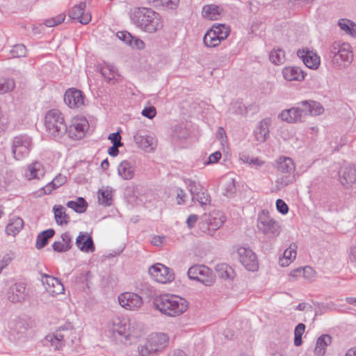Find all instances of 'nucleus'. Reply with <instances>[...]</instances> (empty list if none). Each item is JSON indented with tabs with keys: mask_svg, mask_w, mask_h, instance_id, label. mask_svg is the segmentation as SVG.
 Returning <instances> with one entry per match:
<instances>
[{
	"mask_svg": "<svg viewBox=\"0 0 356 356\" xmlns=\"http://www.w3.org/2000/svg\"><path fill=\"white\" fill-rule=\"evenodd\" d=\"M153 307L168 317H177L188 308V301L177 295L164 293L156 296L153 300Z\"/></svg>",
	"mask_w": 356,
	"mask_h": 356,
	"instance_id": "nucleus-1",
	"label": "nucleus"
},
{
	"mask_svg": "<svg viewBox=\"0 0 356 356\" xmlns=\"http://www.w3.org/2000/svg\"><path fill=\"white\" fill-rule=\"evenodd\" d=\"M130 19L136 26L147 33L157 32L163 26L160 14L149 8H135L130 13Z\"/></svg>",
	"mask_w": 356,
	"mask_h": 356,
	"instance_id": "nucleus-2",
	"label": "nucleus"
},
{
	"mask_svg": "<svg viewBox=\"0 0 356 356\" xmlns=\"http://www.w3.org/2000/svg\"><path fill=\"white\" fill-rule=\"evenodd\" d=\"M135 325V322H131L127 318L113 317L108 322L106 330L109 336L122 341L123 339H129L131 337H138L134 327Z\"/></svg>",
	"mask_w": 356,
	"mask_h": 356,
	"instance_id": "nucleus-3",
	"label": "nucleus"
},
{
	"mask_svg": "<svg viewBox=\"0 0 356 356\" xmlns=\"http://www.w3.org/2000/svg\"><path fill=\"white\" fill-rule=\"evenodd\" d=\"M44 126L48 134L55 140L62 138L67 131L63 114L58 109H51L44 116Z\"/></svg>",
	"mask_w": 356,
	"mask_h": 356,
	"instance_id": "nucleus-4",
	"label": "nucleus"
},
{
	"mask_svg": "<svg viewBox=\"0 0 356 356\" xmlns=\"http://www.w3.org/2000/svg\"><path fill=\"white\" fill-rule=\"evenodd\" d=\"M10 152L13 158L22 161L26 158L34 147L33 138L26 134H19L10 140Z\"/></svg>",
	"mask_w": 356,
	"mask_h": 356,
	"instance_id": "nucleus-5",
	"label": "nucleus"
},
{
	"mask_svg": "<svg viewBox=\"0 0 356 356\" xmlns=\"http://www.w3.org/2000/svg\"><path fill=\"white\" fill-rule=\"evenodd\" d=\"M257 227L259 232L269 239L276 238L282 230L280 222L271 217L269 212L265 209L258 213Z\"/></svg>",
	"mask_w": 356,
	"mask_h": 356,
	"instance_id": "nucleus-6",
	"label": "nucleus"
},
{
	"mask_svg": "<svg viewBox=\"0 0 356 356\" xmlns=\"http://www.w3.org/2000/svg\"><path fill=\"white\" fill-rule=\"evenodd\" d=\"M74 334L73 330L69 326L60 327L54 333L47 334L45 340L54 350H61L70 341H73L72 337Z\"/></svg>",
	"mask_w": 356,
	"mask_h": 356,
	"instance_id": "nucleus-7",
	"label": "nucleus"
},
{
	"mask_svg": "<svg viewBox=\"0 0 356 356\" xmlns=\"http://www.w3.org/2000/svg\"><path fill=\"white\" fill-rule=\"evenodd\" d=\"M190 280H196L207 286L213 284L216 277L211 269L205 265H193L190 267L187 272Z\"/></svg>",
	"mask_w": 356,
	"mask_h": 356,
	"instance_id": "nucleus-8",
	"label": "nucleus"
},
{
	"mask_svg": "<svg viewBox=\"0 0 356 356\" xmlns=\"http://www.w3.org/2000/svg\"><path fill=\"white\" fill-rule=\"evenodd\" d=\"M149 274L154 280L161 284L170 283L175 279L173 270L160 263L152 266Z\"/></svg>",
	"mask_w": 356,
	"mask_h": 356,
	"instance_id": "nucleus-9",
	"label": "nucleus"
},
{
	"mask_svg": "<svg viewBox=\"0 0 356 356\" xmlns=\"http://www.w3.org/2000/svg\"><path fill=\"white\" fill-rule=\"evenodd\" d=\"M118 302L122 307L129 311H138L143 305V300L140 295L129 291L120 293Z\"/></svg>",
	"mask_w": 356,
	"mask_h": 356,
	"instance_id": "nucleus-10",
	"label": "nucleus"
},
{
	"mask_svg": "<svg viewBox=\"0 0 356 356\" xmlns=\"http://www.w3.org/2000/svg\"><path fill=\"white\" fill-rule=\"evenodd\" d=\"M89 128L88 120L84 117L74 118L72 123L67 127V131L65 134L72 139H81L85 136L86 131Z\"/></svg>",
	"mask_w": 356,
	"mask_h": 356,
	"instance_id": "nucleus-11",
	"label": "nucleus"
},
{
	"mask_svg": "<svg viewBox=\"0 0 356 356\" xmlns=\"http://www.w3.org/2000/svg\"><path fill=\"white\" fill-rule=\"evenodd\" d=\"M238 254L240 262L248 270L252 272L257 270L258 259L256 254L250 248L240 247L238 248Z\"/></svg>",
	"mask_w": 356,
	"mask_h": 356,
	"instance_id": "nucleus-12",
	"label": "nucleus"
},
{
	"mask_svg": "<svg viewBox=\"0 0 356 356\" xmlns=\"http://www.w3.org/2000/svg\"><path fill=\"white\" fill-rule=\"evenodd\" d=\"M349 44L343 43L339 47L338 51H331L332 55V62L338 65H347L350 64L353 59V54L350 50Z\"/></svg>",
	"mask_w": 356,
	"mask_h": 356,
	"instance_id": "nucleus-13",
	"label": "nucleus"
},
{
	"mask_svg": "<svg viewBox=\"0 0 356 356\" xmlns=\"http://www.w3.org/2000/svg\"><path fill=\"white\" fill-rule=\"evenodd\" d=\"M85 96L82 91L74 88L67 89L64 95V102L70 108H79L84 105Z\"/></svg>",
	"mask_w": 356,
	"mask_h": 356,
	"instance_id": "nucleus-14",
	"label": "nucleus"
},
{
	"mask_svg": "<svg viewBox=\"0 0 356 356\" xmlns=\"http://www.w3.org/2000/svg\"><path fill=\"white\" fill-rule=\"evenodd\" d=\"M297 105L303 119L308 115H318L324 111L321 104L315 101L305 100L298 103Z\"/></svg>",
	"mask_w": 356,
	"mask_h": 356,
	"instance_id": "nucleus-15",
	"label": "nucleus"
},
{
	"mask_svg": "<svg viewBox=\"0 0 356 356\" xmlns=\"http://www.w3.org/2000/svg\"><path fill=\"white\" fill-rule=\"evenodd\" d=\"M41 281L45 286L47 291L52 296L63 293L64 286L58 278L47 274H42Z\"/></svg>",
	"mask_w": 356,
	"mask_h": 356,
	"instance_id": "nucleus-16",
	"label": "nucleus"
},
{
	"mask_svg": "<svg viewBox=\"0 0 356 356\" xmlns=\"http://www.w3.org/2000/svg\"><path fill=\"white\" fill-rule=\"evenodd\" d=\"M26 296L27 291L24 283H15L7 291L8 299L12 302H22Z\"/></svg>",
	"mask_w": 356,
	"mask_h": 356,
	"instance_id": "nucleus-17",
	"label": "nucleus"
},
{
	"mask_svg": "<svg viewBox=\"0 0 356 356\" xmlns=\"http://www.w3.org/2000/svg\"><path fill=\"white\" fill-rule=\"evenodd\" d=\"M86 4L85 2H80L72 8L69 12L70 18L77 19L82 24H87L91 20V15L86 13Z\"/></svg>",
	"mask_w": 356,
	"mask_h": 356,
	"instance_id": "nucleus-18",
	"label": "nucleus"
},
{
	"mask_svg": "<svg viewBox=\"0 0 356 356\" xmlns=\"http://www.w3.org/2000/svg\"><path fill=\"white\" fill-rule=\"evenodd\" d=\"M147 338L156 354L162 352L169 343V337L165 333H152Z\"/></svg>",
	"mask_w": 356,
	"mask_h": 356,
	"instance_id": "nucleus-19",
	"label": "nucleus"
},
{
	"mask_svg": "<svg viewBox=\"0 0 356 356\" xmlns=\"http://www.w3.org/2000/svg\"><path fill=\"white\" fill-rule=\"evenodd\" d=\"M297 56L308 68L317 69L320 65V57L312 51L299 49Z\"/></svg>",
	"mask_w": 356,
	"mask_h": 356,
	"instance_id": "nucleus-20",
	"label": "nucleus"
},
{
	"mask_svg": "<svg viewBox=\"0 0 356 356\" xmlns=\"http://www.w3.org/2000/svg\"><path fill=\"white\" fill-rule=\"evenodd\" d=\"M284 79L287 81L301 82L305 79L306 73L299 67L286 66L282 70Z\"/></svg>",
	"mask_w": 356,
	"mask_h": 356,
	"instance_id": "nucleus-21",
	"label": "nucleus"
},
{
	"mask_svg": "<svg viewBox=\"0 0 356 356\" xmlns=\"http://www.w3.org/2000/svg\"><path fill=\"white\" fill-rule=\"evenodd\" d=\"M339 181L344 186L348 187L356 181V167L355 165H346L341 168L339 172Z\"/></svg>",
	"mask_w": 356,
	"mask_h": 356,
	"instance_id": "nucleus-22",
	"label": "nucleus"
},
{
	"mask_svg": "<svg viewBox=\"0 0 356 356\" xmlns=\"http://www.w3.org/2000/svg\"><path fill=\"white\" fill-rule=\"evenodd\" d=\"M99 71L109 83L114 84L120 79V75L118 69L111 63H104L99 67Z\"/></svg>",
	"mask_w": 356,
	"mask_h": 356,
	"instance_id": "nucleus-23",
	"label": "nucleus"
},
{
	"mask_svg": "<svg viewBox=\"0 0 356 356\" xmlns=\"http://www.w3.org/2000/svg\"><path fill=\"white\" fill-rule=\"evenodd\" d=\"M278 118L288 123H298L303 121L302 114L297 106L282 111L278 115Z\"/></svg>",
	"mask_w": 356,
	"mask_h": 356,
	"instance_id": "nucleus-24",
	"label": "nucleus"
},
{
	"mask_svg": "<svg viewBox=\"0 0 356 356\" xmlns=\"http://www.w3.org/2000/svg\"><path fill=\"white\" fill-rule=\"evenodd\" d=\"M44 168L40 161H34L27 166L25 177L28 179H40L44 175Z\"/></svg>",
	"mask_w": 356,
	"mask_h": 356,
	"instance_id": "nucleus-25",
	"label": "nucleus"
},
{
	"mask_svg": "<svg viewBox=\"0 0 356 356\" xmlns=\"http://www.w3.org/2000/svg\"><path fill=\"white\" fill-rule=\"evenodd\" d=\"M134 142L141 148L148 151L154 149L156 140L154 137L138 132L134 136Z\"/></svg>",
	"mask_w": 356,
	"mask_h": 356,
	"instance_id": "nucleus-26",
	"label": "nucleus"
},
{
	"mask_svg": "<svg viewBox=\"0 0 356 356\" xmlns=\"http://www.w3.org/2000/svg\"><path fill=\"white\" fill-rule=\"evenodd\" d=\"M276 168L281 173L293 174L296 166L292 159L282 156L276 160Z\"/></svg>",
	"mask_w": 356,
	"mask_h": 356,
	"instance_id": "nucleus-27",
	"label": "nucleus"
},
{
	"mask_svg": "<svg viewBox=\"0 0 356 356\" xmlns=\"http://www.w3.org/2000/svg\"><path fill=\"white\" fill-rule=\"evenodd\" d=\"M76 246L83 252H89L95 250V245L91 236L80 232L76 239Z\"/></svg>",
	"mask_w": 356,
	"mask_h": 356,
	"instance_id": "nucleus-28",
	"label": "nucleus"
},
{
	"mask_svg": "<svg viewBox=\"0 0 356 356\" xmlns=\"http://www.w3.org/2000/svg\"><path fill=\"white\" fill-rule=\"evenodd\" d=\"M269 120L267 119L260 121L256 127L254 134L256 140L259 143H264L266 140L269 134Z\"/></svg>",
	"mask_w": 356,
	"mask_h": 356,
	"instance_id": "nucleus-29",
	"label": "nucleus"
},
{
	"mask_svg": "<svg viewBox=\"0 0 356 356\" xmlns=\"http://www.w3.org/2000/svg\"><path fill=\"white\" fill-rule=\"evenodd\" d=\"M222 8L215 4L205 5L202 8V16L209 20L218 19L222 12Z\"/></svg>",
	"mask_w": 356,
	"mask_h": 356,
	"instance_id": "nucleus-30",
	"label": "nucleus"
},
{
	"mask_svg": "<svg viewBox=\"0 0 356 356\" xmlns=\"http://www.w3.org/2000/svg\"><path fill=\"white\" fill-rule=\"evenodd\" d=\"M332 343V337L329 334H322L316 341L314 348V354L317 356H323L326 352L327 347Z\"/></svg>",
	"mask_w": 356,
	"mask_h": 356,
	"instance_id": "nucleus-31",
	"label": "nucleus"
},
{
	"mask_svg": "<svg viewBox=\"0 0 356 356\" xmlns=\"http://www.w3.org/2000/svg\"><path fill=\"white\" fill-rule=\"evenodd\" d=\"M297 245L295 243H291L288 248H286L282 257L279 259V264L282 267L288 266L296 257Z\"/></svg>",
	"mask_w": 356,
	"mask_h": 356,
	"instance_id": "nucleus-32",
	"label": "nucleus"
},
{
	"mask_svg": "<svg viewBox=\"0 0 356 356\" xmlns=\"http://www.w3.org/2000/svg\"><path fill=\"white\" fill-rule=\"evenodd\" d=\"M118 174L124 180H129L134 177V168L129 161L124 160L118 165Z\"/></svg>",
	"mask_w": 356,
	"mask_h": 356,
	"instance_id": "nucleus-33",
	"label": "nucleus"
},
{
	"mask_svg": "<svg viewBox=\"0 0 356 356\" xmlns=\"http://www.w3.org/2000/svg\"><path fill=\"white\" fill-rule=\"evenodd\" d=\"M66 181L67 177L65 175L59 174L57 176H56L51 181L48 183L43 188H42L41 190L43 191L44 194L49 195L54 189H56L58 187L65 184Z\"/></svg>",
	"mask_w": 356,
	"mask_h": 356,
	"instance_id": "nucleus-34",
	"label": "nucleus"
},
{
	"mask_svg": "<svg viewBox=\"0 0 356 356\" xmlns=\"http://www.w3.org/2000/svg\"><path fill=\"white\" fill-rule=\"evenodd\" d=\"M149 5L165 10H175L179 3V0H147Z\"/></svg>",
	"mask_w": 356,
	"mask_h": 356,
	"instance_id": "nucleus-35",
	"label": "nucleus"
},
{
	"mask_svg": "<svg viewBox=\"0 0 356 356\" xmlns=\"http://www.w3.org/2000/svg\"><path fill=\"white\" fill-rule=\"evenodd\" d=\"M54 218L58 225H67L70 222V217L65 212V209L62 205H54L53 207Z\"/></svg>",
	"mask_w": 356,
	"mask_h": 356,
	"instance_id": "nucleus-36",
	"label": "nucleus"
},
{
	"mask_svg": "<svg viewBox=\"0 0 356 356\" xmlns=\"http://www.w3.org/2000/svg\"><path fill=\"white\" fill-rule=\"evenodd\" d=\"M24 227V220L19 217L10 218L9 223L6 227L7 234L15 236Z\"/></svg>",
	"mask_w": 356,
	"mask_h": 356,
	"instance_id": "nucleus-37",
	"label": "nucleus"
},
{
	"mask_svg": "<svg viewBox=\"0 0 356 356\" xmlns=\"http://www.w3.org/2000/svg\"><path fill=\"white\" fill-rule=\"evenodd\" d=\"M55 231L53 229H48L39 233L37 236L35 248L38 250L43 248L47 245L49 240L54 236Z\"/></svg>",
	"mask_w": 356,
	"mask_h": 356,
	"instance_id": "nucleus-38",
	"label": "nucleus"
},
{
	"mask_svg": "<svg viewBox=\"0 0 356 356\" xmlns=\"http://www.w3.org/2000/svg\"><path fill=\"white\" fill-rule=\"evenodd\" d=\"M66 205L78 213L86 212L88 208V203L82 197H77L76 200L68 201Z\"/></svg>",
	"mask_w": 356,
	"mask_h": 356,
	"instance_id": "nucleus-39",
	"label": "nucleus"
},
{
	"mask_svg": "<svg viewBox=\"0 0 356 356\" xmlns=\"http://www.w3.org/2000/svg\"><path fill=\"white\" fill-rule=\"evenodd\" d=\"M98 203L104 207H109L113 204L112 190L107 188L98 191Z\"/></svg>",
	"mask_w": 356,
	"mask_h": 356,
	"instance_id": "nucleus-40",
	"label": "nucleus"
},
{
	"mask_svg": "<svg viewBox=\"0 0 356 356\" xmlns=\"http://www.w3.org/2000/svg\"><path fill=\"white\" fill-rule=\"evenodd\" d=\"M225 218L219 213H211L208 218L209 229L211 230H217L222 226L225 222Z\"/></svg>",
	"mask_w": 356,
	"mask_h": 356,
	"instance_id": "nucleus-41",
	"label": "nucleus"
},
{
	"mask_svg": "<svg viewBox=\"0 0 356 356\" xmlns=\"http://www.w3.org/2000/svg\"><path fill=\"white\" fill-rule=\"evenodd\" d=\"M210 30L222 41L225 40L230 33L229 27L222 24L213 25Z\"/></svg>",
	"mask_w": 356,
	"mask_h": 356,
	"instance_id": "nucleus-42",
	"label": "nucleus"
},
{
	"mask_svg": "<svg viewBox=\"0 0 356 356\" xmlns=\"http://www.w3.org/2000/svg\"><path fill=\"white\" fill-rule=\"evenodd\" d=\"M222 40L218 38L210 29L207 31L204 38L203 42L207 47L212 48L218 46Z\"/></svg>",
	"mask_w": 356,
	"mask_h": 356,
	"instance_id": "nucleus-43",
	"label": "nucleus"
},
{
	"mask_svg": "<svg viewBox=\"0 0 356 356\" xmlns=\"http://www.w3.org/2000/svg\"><path fill=\"white\" fill-rule=\"evenodd\" d=\"M338 25L346 33L356 37V24L347 19H340Z\"/></svg>",
	"mask_w": 356,
	"mask_h": 356,
	"instance_id": "nucleus-44",
	"label": "nucleus"
},
{
	"mask_svg": "<svg viewBox=\"0 0 356 356\" xmlns=\"http://www.w3.org/2000/svg\"><path fill=\"white\" fill-rule=\"evenodd\" d=\"M270 60L275 65H281L285 62V53L282 49H273L269 54Z\"/></svg>",
	"mask_w": 356,
	"mask_h": 356,
	"instance_id": "nucleus-45",
	"label": "nucleus"
},
{
	"mask_svg": "<svg viewBox=\"0 0 356 356\" xmlns=\"http://www.w3.org/2000/svg\"><path fill=\"white\" fill-rule=\"evenodd\" d=\"M184 181L192 197L197 193L205 190L200 182H197L191 179L186 178L184 179Z\"/></svg>",
	"mask_w": 356,
	"mask_h": 356,
	"instance_id": "nucleus-46",
	"label": "nucleus"
},
{
	"mask_svg": "<svg viewBox=\"0 0 356 356\" xmlns=\"http://www.w3.org/2000/svg\"><path fill=\"white\" fill-rule=\"evenodd\" d=\"M138 351L141 356H154L156 354L147 338H146L143 344L138 346Z\"/></svg>",
	"mask_w": 356,
	"mask_h": 356,
	"instance_id": "nucleus-47",
	"label": "nucleus"
},
{
	"mask_svg": "<svg viewBox=\"0 0 356 356\" xmlns=\"http://www.w3.org/2000/svg\"><path fill=\"white\" fill-rule=\"evenodd\" d=\"M193 201H197L202 207L211 203V197L207 190H204L192 197Z\"/></svg>",
	"mask_w": 356,
	"mask_h": 356,
	"instance_id": "nucleus-48",
	"label": "nucleus"
},
{
	"mask_svg": "<svg viewBox=\"0 0 356 356\" xmlns=\"http://www.w3.org/2000/svg\"><path fill=\"white\" fill-rule=\"evenodd\" d=\"M216 270L220 273V275L222 278L233 279L234 270L232 267L225 264H222L216 266Z\"/></svg>",
	"mask_w": 356,
	"mask_h": 356,
	"instance_id": "nucleus-49",
	"label": "nucleus"
},
{
	"mask_svg": "<svg viewBox=\"0 0 356 356\" xmlns=\"http://www.w3.org/2000/svg\"><path fill=\"white\" fill-rule=\"evenodd\" d=\"M12 58H21L26 56V48L22 44L14 45L10 51Z\"/></svg>",
	"mask_w": 356,
	"mask_h": 356,
	"instance_id": "nucleus-50",
	"label": "nucleus"
},
{
	"mask_svg": "<svg viewBox=\"0 0 356 356\" xmlns=\"http://www.w3.org/2000/svg\"><path fill=\"white\" fill-rule=\"evenodd\" d=\"M305 325L300 323L297 325L294 330V345L299 346L302 344V336L305 332Z\"/></svg>",
	"mask_w": 356,
	"mask_h": 356,
	"instance_id": "nucleus-51",
	"label": "nucleus"
},
{
	"mask_svg": "<svg viewBox=\"0 0 356 356\" xmlns=\"http://www.w3.org/2000/svg\"><path fill=\"white\" fill-rule=\"evenodd\" d=\"M15 86V83L13 79H4L2 83H0V94H4L13 90Z\"/></svg>",
	"mask_w": 356,
	"mask_h": 356,
	"instance_id": "nucleus-52",
	"label": "nucleus"
},
{
	"mask_svg": "<svg viewBox=\"0 0 356 356\" xmlns=\"http://www.w3.org/2000/svg\"><path fill=\"white\" fill-rule=\"evenodd\" d=\"M236 191L234 180L229 179L224 185L223 195L227 197H231Z\"/></svg>",
	"mask_w": 356,
	"mask_h": 356,
	"instance_id": "nucleus-53",
	"label": "nucleus"
},
{
	"mask_svg": "<svg viewBox=\"0 0 356 356\" xmlns=\"http://www.w3.org/2000/svg\"><path fill=\"white\" fill-rule=\"evenodd\" d=\"M65 19V15L63 14L58 15L54 17L47 19L44 21V25L48 27H52L60 24Z\"/></svg>",
	"mask_w": 356,
	"mask_h": 356,
	"instance_id": "nucleus-54",
	"label": "nucleus"
},
{
	"mask_svg": "<svg viewBox=\"0 0 356 356\" xmlns=\"http://www.w3.org/2000/svg\"><path fill=\"white\" fill-rule=\"evenodd\" d=\"M231 109L234 113L237 115H244L247 113V108L239 102L234 103Z\"/></svg>",
	"mask_w": 356,
	"mask_h": 356,
	"instance_id": "nucleus-55",
	"label": "nucleus"
},
{
	"mask_svg": "<svg viewBox=\"0 0 356 356\" xmlns=\"http://www.w3.org/2000/svg\"><path fill=\"white\" fill-rule=\"evenodd\" d=\"M294 181V176L289 174L287 176L282 177L276 180V184L280 187L286 186Z\"/></svg>",
	"mask_w": 356,
	"mask_h": 356,
	"instance_id": "nucleus-56",
	"label": "nucleus"
},
{
	"mask_svg": "<svg viewBox=\"0 0 356 356\" xmlns=\"http://www.w3.org/2000/svg\"><path fill=\"white\" fill-rule=\"evenodd\" d=\"M52 248L55 252H67L69 250H70V246H68L67 245H65L63 242L60 241H55L52 244Z\"/></svg>",
	"mask_w": 356,
	"mask_h": 356,
	"instance_id": "nucleus-57",
	"label": "nucleus"
},
{
	"mask_svg": "<svg viewBox=\"0 0 356 356\" xmlns=\"http://www.w3.org/2000/svg\"><path fill=\"white\" fill-rule=\"evenodd\" d=\"M118 38L126 44H132V35L127 31H120L117 33Z\"/></svg>",
	"mask_w": 356,
	"mask_h": 356,
	"instance_id": "nucleus-58",
	"label": "nucleus"
},
{
	"mask_svg": "<svg viewBox=\"0 0 356 356\" xmlns=\"http://www.w3.org/2000/svg\"><path fill=\"white\" fill-rule=\"evenodd\" d=\"M276 208L277 210L282 214H286L289 211L288 205L282 199H277L276 200Z\"/></svg>",
	"mask_w": 356,
	"mask_h": 356,
	"instance_id": "nucleus-59",
	"label": "nucleus"
},
{
	"mask_svg": "<svg viewBox=\"0 0 356 356\" xmlns=\"http://www.w3.org/2000/svg\"><path fill=\"white\" fill-rule=\"evenodd\" d=\"M297 272H302L303 276L307 280H312L315 275L314 270L310 266H305L302 269H297Z\"/></svg>",
	"mask_w": 356,
	"mask_h": 356,
	"instance_id": "nucleus-60",
	"label": "nucleus"
},
{
	"mask_svg": "<svg viewBox=\"0 0 356 356\" xmlns=\"http://www.w3.org/2000/svg\"><path fill=\"white\" fill-rule=\"evenodd\" d=\"M142 115L149 119H152L154 117H155L156 114V110L154 106H151L149 107H145L142 111Z\"/></svg>",
	"mask_w": 356,
	"mask_h": 356,
	"instance_id": "nucleus-61",
	"label": "nucleus"
},
{
	"mask_svg": "<svg viewBox=\"0 0 356 356\" xmlns=\"http://www.w3.org/2000/svg\"><path fill=\"white\" fill-rule=\"evenodd\" d=\"M221 153L220 151H216L211 154L208 158V160L204 162L205 165H210L217 163L221 158Z\"/></svg>",
	"mask_w": 356,
	"mask_h": 356,
	"instance_id": "nucleus-62",
	"label": "nucleus"
},
{
	"mask_svg": "<svg viewBox=\"0 0 356 356\" xmlns=\"http://www.w3.org/2000/svg\"><path fill=\"white\" fill-rule=\"evenodd\" d=\"M108 138L111 140L113 145L122 146V143L121 142L122 138L119 132L112 133L109 134Z\"/></svg>",
	"mask_w": 356,
	"mask_h": 356,
	"instance_id": "nucleus-63",
	"label": "nucleus"
},
{
	"mask_svg": "<svg viewBox=\"0 0 356 356\" xmlns=\"http://www.w3.org/2000/svg\"><path fill=\"white\" fill-rule=\"evenodd\" d=\"M249 165L252 168H259L265 165V161L260 159L259 157H252L251 160H250Z\"/></svg>",
	"mask_w": 356,
	"mask_h": 356,
	"instance_id": "nucleus-64",
	"label": "nucleus"
}]
</instances>
